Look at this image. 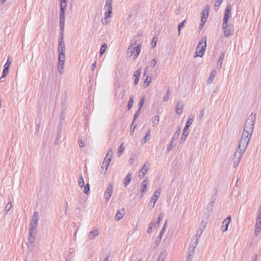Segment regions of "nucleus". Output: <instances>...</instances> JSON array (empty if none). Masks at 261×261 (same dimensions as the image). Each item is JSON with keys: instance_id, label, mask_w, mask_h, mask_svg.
<instances>
[{"instance_id": "nucleus-15", "label": "nucleus", "mask_w": 261, "mask_h": 261, "mask_svg": "<svg viewBox=\"0 0 261 261\" xmlns=\"http://www.w3.org/2000/svg\"><path fill=\"white\" fill-rule=\"evenodd\" d=\"M148 183V180L147 178H145L141 184V192L142 195L143 196L146 194L147 191V186Z\"/></svg>"}, {"instance_id": "nucleus-10", "label": "nucleus", "mask_w": 261, "mask_h": 261, "mask_svg": "<svg viewBox=\"0 0 261 261\" xmlns=\"http://www.w3.org/2000/svg\"><path fill=\"white\" fill-rule=\"evenodd\" d=\"M231 216L229 215L227 217L226 219H225L221 226V229L223 232H225L227 230L228 225L231 221Z\"/></svg>"}, {"instance_id": "nucleus-31", "label": "nucleus", "mask_w": 261, "mask_h": 261, "mask_svg": "<svg viewBox=\"0 0 261 261\" xmlns=\"http://www.w3.org/2000/svg\"><path fill=\"white\" fill-rule=\"evenodd\" d=\"M150 132H151V130L150 129L147 130L145 136L143 138L142 142V144L146 143V141L150 138Z\"/></svg>"}, {"instance_id": "nucleus-49", "label": "nucleus", "mask_w": 261, "mask_h": 261, "mask_svg": "<svg viewBox=\"0 0 261 261\" xmlns=\"http://www.w3.org/2000/svg\"><path fill=\"white\" fill-rule=\"evenodd\" d=\"M157 41H158V38L156 37H153V38L152 39V41L150 43V45L152 48H154L155 47V46L156 45Z\"/></svg>"}, {"instance_id": "nucleus-63", "label": "nucleus", "mask_w": 261, "mask_h": 261, "mask_svg": "<svg viewBox=\"0 0 261 261\" xmlns=\"http://www.w3.org/2000/svg\"><path fill=\"white\" fill-rule=\"evenodd\" d=\"M169 90H168L166 93V94L165 95V96H164V101H167L169 100Z\"/></svg>"}, {"instance_id": "nucleus-43", "label": "nucleus", "mask_w": 261, "mask_h": 261, "mask_svg": "<svg viewBox=\"0 0 261 261\" xmlns=\"http://www.w3.org/2000/svg\"><path fill=\"white\" fill-rule=\"evenodd\" d=\"M134 103V98L132 96L129 98V99L128 101L127 108L128 110H130L133 105Z\"/></svg>"}, {"instance_id": "nucleus-28", "label": "nucleus", "mask_w": 261, "mask_h": 261, "mask_svg": "<svg viewBox=\"0 0 261 261\" xmlns=\"http://www.w3.org/2000/svg\"><path fill=\"white\" fill-rule=\"evenodd\" d=\"M151 121L153 127L158 125L160 121L159 116L158 115L153 116L151 119Z\"/></svg>"}, {"instance_id": "nucleus-5", "label": "nucleus", "mask_w": 261, "mask_h": 261, "mask_svg": "<svg viewBox=\"0 0 261 261\" xmlns=\"http://www.w3.org/2000/svg\"><path fill=\"white\" fill-rule=\"evenodd\" d=\"M250 140V139H249V138H244L241 137L239 141L238 145V148L239 149V150L245 151L247 148Z\"/></svg>"}, {"instance_id": "nucleus-39", "label": "nucleus", "mask_w": 261, "mask_h": 261, "mask_svg": "<svg viewBox=\"0 0 261 261\" xmlns=\"http://www.w3.org/2000/svg\"><path fill=\"white\" fill-rule=\"evenodd\" d=\"M145 100V96H142L141 97L140 100V101L139 102V104H138V107H139L138 108L139 109H141L142 107H143V106L144 104Z\"/></svg>"}, {"instance_id": "nucleus-64", "label": "nucleus", "mask_w": 261, "mask_h": 261, "mask_svg": "<svg viewBox=\"0 0 261 261\" xmlns=\"http://www.w3.org/2000/svg\"><path fill=\"white\" fill-rule=\"evenodd\" d=\"M193 256H194L193 255L190 254L188 253L187 259H186V261H192Z\"/></svg>"}, {"instance_id": "nucleus-61", "label": "nucleus", "mask_w": 261, "mask_h": 261, "mask_svg": "<svg viewBox=\"0 0 261 261\" xmlns=\"http://www.w3.org/2000/svg\"><path fill=\"white\" fill-rule=\"evenodd\" d=\"M153 225H154V223H153V222H152H152H151L150 223L149 225V227H148V229H147V232L148 233H150V232L151 231L152 229V227H153Z\"/></svg>"}, {"instance_id": "nucleus-27", "label": "nucleus", "mask_w": 261, "mask_h": 261, "mask_svg": "<svg viewBox=\"0 0 261 261\" xmlns=\"http://www.w3.org/2000/svg\"><path fill=\"white\" fill-rule=\"evenodd\" d=\"M40 123H41V121H40V118L39 119H36L35 120V124H36V130H35V135H37L39 133Z\"/></svg>"}, {"instance_id": "nucleus-9", "label": "nucleus", "mask_w": 261, "mask_h": 261, "mask_svg": "<svg viewBox=\"0 0 261 261\" xmlns=\"http://www.w3.org/2000/svg\"><path fill=\"white\" fill-rule=\"evenodd\" d=\"M150 164L148 161H146L142 168L141 169L139 173V177L140 178H142L146 174V172L148 170L150 167Z\"/></svg>"}, {"instance_id": "nucleus-13", "label": "nucleus", "mask_w": 261, "mask_h": 261, "mask_svg": "<svg viewBox=\"0 0 261 261\" xmlns=\"http://www.w3.org/2000/svg\"><path fill=\"white\" fill-rule=\"evenodd\" d=\"M65 58H58V70L60 74L63 73Z\"/></svg>"}, {"instance_id": "nucleus-29", "label": "nucleus", "mask_w": 261, "mask_h": 261, "mask_svg": "<svg viewBox=\"0 0 261 261\" xmlns=\"http://www.w3.org/2000/svg\"><path fill=\"white\" fill-rule=\"evenodd\" d=\"M188 130V129H186L185 127L184 128L182 135L180 138L181 141L185 142V141L186 140V138L189 134Z\"/></svg>"}, {"instance_id": "nucleus-34", "label": "nucleus", "mask_w": 261, "mask_h": 261, "mask_svg": "<svg viewBox=\"0 0 261 261\" xmlns=\"http://www.w3.org/2000/svg\"><path fill=\"white\" fill-rule=\"evenodd\" d=\"M107 48V44L105 43L102 44L101 46L99 54L100 56H102V55L105 53L106 49Z\"/></svg>"}, {"instance_id": "nucleus-23", "label": "nucleus", "mask_w": 261, "mask_h": 261, "mask_svg": "<svg viewBox=\"0 0 261 261\" xmlns=\"http://www.w3.org/2000/svg\"><path fill=\"white\" fill-rule=\"evenodd\" d=\"M167 255L166 250L161 252L159 255L158 258L156 261H164Z\"/></svg>"}, {"instance_id": "nucleus-58", "label": "nucleus", "mask_w": 261, "mask_h": 261, "mask_svg": "<svg viewBox=\"0 0 261 261\" xmlns=\"http://www.w3.org/2000/svg\"><path fill=\"white\" fill-rule=\"evenodd\" d=\"M155 203H156V202H155L153 200H151V199H150V201L148 203V206L149 207V208L150 209H152V208L154 207Z\"/></svg>"}, {"instance_id": "nucleus-48", "label": "nucleus", "mask_w": 261, "mask_h": 261, "mask_svg": "<svg viewBox=\"0 0 261 261\" xmlns=\"http://www.w3.org/2000/svg\"><path fill=\"white\" fill-rule=\"evenodd\" d=\"M85 186L84 192L85 194L88 195L90 193V185L89 183L87 184Z\"/></svg>"}, {"instance_id": "nucleus-7", "label": "nucleus", "mask_w": 261, "mask_h": 261, "mask_svg": "<svg viewBox=\"0 0 261 261\" xmlns=\"http://www.w3.org/2000/svg\"><path fill=\"white\" fill-rule=\"evenodd\" d=\"M58 58H65V46L64 42H58Z\"/></svg>"}, {"instance_id": "nucleus-3", "label": "nucleus", "mask_w": 261, "mask_h": 261, "mask_svg": "<svg viewBox=\"0 0 261 261\" xmlns=\"http://www.w3.org/2000/svg\"><path fill=\"white\" fill-rule=\"evenodd\" d=\"M206 37L203 36L200 40L196 47L195 58L197 57H202L204 55L206 48Z\"/></svg>"}, {"instance_id": "nucleus-26", "label": "nucleus", "mask_w": 261, "mask_h": 261, "mask_svg": "<svg viewBox=\"0 0 261 261\" xmlns=\"http://www.w3.org/2000/svg\"><path fill=\"white\" fill-rule=\"evenodd\" d=\"M199 240L197 239H196L194 238H193L191 241L190 245L189 248H192L193 247H194V249H195L198 243Z\"/></svg>"}, {"instance_id": "nucleus-54", "label": "nucleus", "mask_w": 261, "mask_h": 261, "mask_svg": "<svg viewBox=\"0 0 261 261\" xmlns=\"http://www.w3.org/2000/svg\"><path fill=\"white\" fill-rule=\"evenodd\" d=\"M137 124H135V122H134V121H133L132 123V125L130 126V132L132 134H133L134 133V130L136 129V128L137 127Z\"/></svg>"}, {"instance_id": "nucleus-30", "label": "nucleus", "mask_w": 261, "mask_h": 261, "mask_svg": "<svg viewBox=\"0 0 261 261\" xmlns=\"http://www.w3.org/2000/svg\"><path fill=\"white\" fill-rule=\"evenodd\" d=\"M65 10L60 8L59 12L60 20H65Z\"/></svg>"}, {"instance_id": "nucleus-20", "label": "nucleus", "mask_w": 261, "mask_h": 261, "mask_svg": "<svg viewBox=\"0 0 261 261\" xmlns=\"http://www.w3.org/2000/svg\"><path fill=\"white\" fill-rule=\"evenodd\" d=\"M132 174L131 173H128L126 176L125 177L123 181L124 187H126L130 183L132 179Z\"/></svg>"}, {"instance_id": "nucleus-47", "label": "nucleus", "mask_w": 261, "mask_h": 261, "mask_svg": "<svg viewBox=\"0 0 261 261\" xmlns=\"http://www.w3.org/2000/svg\"><path fill=\"white\" fill-rule=\"evenodd\" d=\"M186 22V20H182L181 22L178 23V31L179 34H180V32L181 29L184 27L185 23Z\"/></svg>"}, {"instance_id": "nucleus-35", "label": "nucleus", "mask_w": 261, "mask_h": 261, "mask_svg": "<svg viewBox=\"0 0 261 261\" xmlns=\"http://www.w3.org/2000/svg\"><path fill=\"white\" fill-rule=\"evenodd\" d=\"M194 116H193L192 118H189L186 123V125L184 127L186 128V129H189V127L190 126L192 122H193Z\"/></svg>"}, {"instance_id": "nucleus-44", "label": "nucleus", "mask_w": 261, "mask_h": 261, "mask_svg": "<svg viewBox=\"0 0 261 261\" xmlns=\"http://www.w3.org/2000/svg\"><path fill=\"white\" fill-rule=\"evenodd\" d=\"M162 238V237H160V235L159 234L158 237L154 241V248L157 247L159 246V245L160 244V243L161 241Z\"/></svg>"}, {"instance_id": "nucleus-62", "label": "nucleus", "mask_w": 261, "mask_h": 261, "mask_svg": "<svg viewBox=\"0 0 261 261\" xmlns=\"http://www.w3.org/2000/svg\"><path fill=\"white\" fill-rule=\"evenodd\" d=\"M255 229L254 234L256 236H257L258 235V234L261 230V228L259 227L258 226V227L255 226Z\"/></svg>"}, {"instance_id": "nucleus-25", "label": "nucleus", "mask_w": 261, "mask_h": 261, "mask_svg": "<svg viewBox=\"0 0 261 261\" xmlns=\"http://www.w3.org/2000/svg\"><path fill=\"white\" fill-rule=\"evenodd\" d=\"M255 226H258L261 228V212H260V210L259 212H257L256 222Z\"/></svg>"}, {"instance_id": "nucleus-57", "label": "nucleus", "mask_w": 261, "mask_h": 261, "mask_svg": "<svg viewBox=\"0 0 261 261\" xmlns=\"http://www.w3.org/2000/svg\"><path fill=\"white\" fill-rule=\"evenodd\" d=\"M58 42H64V32H60L59 38L58 39Z\"/></svg>"}, {"instance_id": "nucleus-37", "label": "nucleus", "mask_w": 261, "mask_h": 261, "mask_svg": "<svg viewBox=\"0 0 261 261\" xmlns=\"http://www.w3.org/2000/svg\"><path fill=\"white\" fill-rule=\"evenodd\" d=\"M12 207V203L11 201H9L5 208V212H4V215H7L8 213V212L10 211Z\"/></svg>"}, {"instance_id": "nucleus-14", "label": "nucleus", "mask_w": 261, "mask_h": 261, "mask_svg": "<svg viewBox=\"0 0 261 261\" xmlns=\"http://www.w3.org/2000/svg\"><path fill=\"white\" fill-rule=\"evenodd\" d=\"M244 152L245 151L240 150L238 148V151L235 152L234 154L233 161H237L240 162Z\"/></svg>"}, {"instance_id": "nucleus-4", "label": "nucleus", "mask_w": 261, "mask_h": 261, "mask_svg": "<svg viewBox=\"0 0 261 261\" xmlns=\"http://www.w3.org/2000/svg\"><path fill=\"white\" fill-rule=\"evenodd\" d=\"M112 0H106L104 9L107 10L105 13V19L110 18L112 13Z\"/></svg>"}, {"instance_id": "nucleus-16", "label": "nucleus", "mask_w": 261, "mask_h": 261, "mask_svg": "<svg viewBox=\"0 0 261 261\" xmlns=\"http://www.w3.org/2000/svg\"><path fill=\"white\" fill-rule=\"evenodd\" d=\"M124 214H125V210L124 208H122L121 210H118L117 211V213L115 215V220L117 221L120 220L123 218Z\"/></svg>"}, {"instance_id": "nucleus-59", "label": "nucleus", "mask_w": 261, "mask_h": 261, "mask_svg": "<svg viewBox=\"0 0 261 261\" xmlns=\"http://www.w3.org/2000/svg\"><path fill=\"white\" fill-rule=\"evenodd\" d=\"M206 223H204L203 221H202V222L200 223L199 225L198 229H201L202 231H203L206 226Z\"/></svg>"}, {"instance_id": "nucleus-41", "label": "nucleus", "mask_w": 261, "mask_h": 261, "mask_svg": "<svg viewBox=\"0 0 261 261\" xmlns=\"http://www.w3.org/2000/svg\"><path fill=\"white\" fill-rule=\"evenodd\" d=\"M167 222H168V220H166L164 223V224L160 232V237H162L163 234L164 233L165 231V230H166V226H167Z\"/></svg>"}, {"instance_id": "nucleus-38", "label": "nucleus", "mask_w": 261, "mask_h": 261, "mask_svg": "<svg viewBox=\"0 0 261 261\" xmlns=\"http://www.w3.org/2000/svg\"><path fill=\"white\" fill-rule=\"evenodd\" d=\"M141 73V68H140L136 70L134 73V76L135 79H140Z\"/></svg>"}, {"instance_id": "nucleus-33", "label": "nucleus", "mask_w": 261, "mask_h": 261, "mask_svg": "<svg viewBox=\"0 0 261 261\" xmlns=\"http://www.w3.org/2000/svg\"><path fill=\"white\" fill-rule=\"evenodd\" d=\"M152 78L151 77L147 75L145 80L143 86L146 88L150 84L151 82Z\"/></svg>"}, {"instance_id": "nucleus-50", "label": "nucleus", "mask_w": 261, "mask_h": 261, "mask_svg": "<svg viewBox=\"0 0 261 261\" xmlns=\"http://www.w3.org/2000/svg\"><path fill=\"white\" fill-rule=\"evenodd\" d=\"M11 63H12V60L10 59V57L9 56L6 63L4 65V67L8 68L9 69Z\"/></svg>"}, {"instance_id": "nucleus-42", "label": "nucleus", "mask_w": 261, "mask_h": 261, "mask_svg": "<svg viewBox=\"0 0 261 261\" xmlns=\"http://www.w3.org/2000/svg\"><path fill=\"white\" fill-rule=\"evenodd\" d=\"M78 185H79V187H81V188L84 187L85 186L84 180L82 175L79 178V179L78 181Z\"/></svg>"}, {"instance_id": "nucleus-8", "label": "nucleus", "mask_w": 261, "mask_h": 261, "mask_svg": "<svg viewBox=\"0 0 261 261\" xmlns=\"http://www.w3.org/2000/svg\"><path fill=\"white\" fill-rule=\"evenodd\" d=\"M180 130H181V127H178L177 130L174 134V135L172 138V139L167 147L168 152L170 151L173 149V143L174 141L178 139L179 134H180Z\"/></svg>"}, {"instance_id": "nucleus-11", "label": "nucleus", "mask_w": 261, "mask_h": 261, "mask_svg": "<svg viewBox=\"0 0 261 261\" xmlns=\"http://www.w3.org/2000/svg\"><path fill=\"white\" fill-rule=\"evenodd\" d=\"M113 189V184L110 183L105 192V196L107 201H108L112 196Z\"/></svg>"}, {"instance_id": "nucleus-52", "label": "nucleus", "mask_w": 261, "mask_h": 261, "mask_svg": "<svg viewBox=\"0 0 261 261\" xmlns=\"http://www.w3.org/2000/svg\"><path fill=\"white\" fill-rule=\"evenodd\" d=\"M217 195V190H215V192L212 195L210 202H212L213 203H214V202L216 199Z\"/></svg>"}, {"instance_id": "nucleus-24", "label": "nucleus", "mask_w": 261, "mask_h": 261, "mask_svg": "<svg viewBox=\"0 0 261 261\" xmlns=\"http://www.w3.org/2000/svg\"><path fill=\"white\" fill-rule=\"evenodd\" d=\"M216 74L217 72L216 70H214L211 71V74L207 81V84H211L213 82Z\"/></svg>"}, {"instance_id": "nucleus-1", "label": "nucleus", "mask_w": 261, "mask_h": 261, "mask_svg": "<svg viewBox=\"0 0 261 261\" xmlns=\"http://www.w3.org/2000/svg\"><path fill=\"white\" fill-rule=\"evenodd\" d=\"M38 220V213L37 212H35L32 216L29 227L28 240L29 242L31 244H33L34 242L35 237L37 234V228Z\"/></svg>"}, {"instance_id": "nucleus-55", "label": "nucleus", "mask_w": 261, "mask_h": 261, "mask_svg": "<svg viewBox=\"0 0 261 261\" xmlns=\"http://www.w3.org/2000/svg\"><path fill=\"white\" fill-rule=\"evenodd\" d=\"M65 20H59L60 30L61 32H64Z\"/></svg>"}, {"instance_id": "nucleus-17", "label": "nucleus", "mask_w": 261, "mask_h": 261, "mask_svg": "<svg viewBox=\"0 0 261 261\" xmlns=\"http://www.w3.org/2000/svg\"><path fill=\"white\" fill-rule=\"evenodd\" d=\"M99 230L97 228L91 231L88 234V238L89 240H92L94 239L96 236L99 234Z\"/></svg>"}, {"instance_id": "nucleus-51", "label": "nucleus", "mask_w": 261, "mask_h": 261, "mask_svg": "<svg viewBox=\"0 0 261 261\" xmlns=\"http://www.w3.org/2000/svg\"><path fill=\"white\" fill-rule=\"evenodd\" d=\"M251 136H252V135H248V132L246 130H244L241 137L244 138H249V139H251Z\"/></svg>"}, {"instance_id": "nucleus-19", "label": "nucleus", "mask_w": 261, "mask_h": 261, "mask_svg": "<svg viewBox=\"0 0 261 261\" xmlns=\"http://www.w3.org/2000/svg\"><path fill=\"white\" fill-rule=\"evenodd\" d=\"M141 48H142L141 43H139V44H137L136 47H135V54H134V56L133 57L134 59H135L138 57L139 54L141 52Z\"/></svg>"}, {"instance_id": "nucleus-32", "label": "nucleus", "mask_w": 261, "mask_h": 261, "mask_svg": "<svg viewBox=\"0 0 261 261\" xmlns=\"http://www.w3.org/2000/svg\"><path fill=\"white\" fill-rule=\"evenodd\" d=\"M124 144V143L123 142L118 148L117 152V155L118 156H120L124 150L125 147L123 146Z\"/></svg>"}, {"instance_id": "nucleus-36", "label": "nucleus", "mask_w": 261, "mask_h": 261, "mask_svg": "<svg viewBox=\"0 0 261 261\" xmlns=\"http://www.w3.org/2000/svg\"><path fill=\"white\" fill-rule=\"evenodd\" d=\"M224 56H225V53H222L221 54V55H220V56L219 57V59L218 60L217 64H218V65L220 66V68L221 67L222 62H223V61L224 60Z\"/></svg>"}, {"instance_id": "nucleus-46", "label": "nucleus", "mask_w": 261, "mask_h": 261, "mask_svg": "<svg viewBox=\"0 0 261 261\" xmlns=\"http://www.w3.org/2000/svg\"><path fill=\"white\" fill-rule=\"evenodd\" d=\"M202 233H203V231H202L201 229H198L197 231V233L195 235V237H194V238L199 240V239L200 238V237L202 235Z\"/></svg>"}, {"instance_id": "nucleus-22", "label": "nucleus", "mask_w": 261, "mask_h": 261, "mask_svg": "<svg viewBox=\"0 0 261 261\" xmlns=\"http://www.w3.org/2000/svg\"><path fill=\"white\" fill-rule=\"evenodd\" d=\"M135 47L133 46V42L131 41L130 44L128 47L127 53L129 54V56L131 57L135 53Z\"/></svg>"}, {"instance_id": "nucleus-40", "label": "nucleus", "mask_w": 261, "mask_h": 261, "mask_svg": "<svg viewBox=\"0 0 261 261\" xmlns=\"http://www.w3.org/2000/svg\"><path fill=\"white\" fill-rule=\"evenodd\" d=\"M109 163L108 162H106V161H103L102 162V166H101V169L102 170H104V169H105V173L106 172V170H107L109 166ZM103 172V171H101V173Z\"/></svg>"}, {"instance_id": "nucleus-45", "label": "nucleus", "mask_w": 261, "mask_h": 261, "mask_svg": "<svg viewBox=\"0 0 261 261\" xmlns=\"http://www.w3.org/2000/svg\"><path fill=\"white\" fill-rule=\"evenodd\" d=\"M9 69L8 68L4 67V69L2 72V75L1 77L0 78V80H1L2 78L5 77L7 76V75L8 73Z\"/></svg>"}, {"instance_id": "nucleus-6", "label": "nucleus", "mask_w": 261, "mask_h": 261, "mask_svg": "<svg viewBox=\"0 0 261 261\" xmlns=\"http://www.w3.org/2000/svg\"><path fill=\"white\" fill-rule=\"evenodd\" d=\"M231 6L230 5H228L225 10L224 16L223 19L222 25L225 27L227 26L228 21L230 18V13L231 10Z\"/></svg>"}, {"instance_id": "nucleus-18", "label": "nucleus", "mask_w": 261, "mask_h": 261, "mask_svg": "<svg viewBox=\"0 0 261 261\" xmlns=\"http://www.w3.org/2000/svg\"><path fill=\"white\" fill-rule=\"evenodd\" d=\"M210 9V7L208 5H206L205 8L202 10L201 12V17H205L207 19L208 16V12Z\"/></svg>"}, {"instance_id": "nucleus-60", "label": "nucleus", "mask_w": 261, "mask_h": 261, "mask_svg": "<svg viewBox=\"0 0 261 261\" xmlns=\"http://www.w3.org/2000/svg\"><path fill=\"white\" fill-rule=\"evenodd\" d=\"M214 204V203L210 202L206 208L207 210L209 212L212 211Z\"/></svg>"}, {"instance_id": "nucleus-12", "label": "nucleus", "mask_w": 261, "mask_h": 261, "mask_svg": "<svg viewBox=\"0 0 261 261\" xmlns=\"http://www.w3.org/2000/svg\"><path fill=\"white\" fill-rule=\"evenodd\" d=\"M222 28H223V29L224 30V35L226 37L229 36L234 32V29L233 28V27L231 26L230 24L228 25L227 24V26L226 27L225 26L222 25Z\"/></svg>"}, {"instance_id": "nucleus-2", "label": "nucleus", "mask_w": 261, "mask_h": 261, "mask_svg": "<svg viewBox=\"0 0 261 261\" xmlns=\"http://www.w3.org/2000/svg\"><path fill=\"white\" fill-rule=\"evenodd\" d=\"M256 119V115L252 113L247 119L244 127V130L248 132V134L252 135L253 132L255 121Z\"/></svg>"}, {"instance_id": "nucleus-21", "label": "nucleus", "mask_w": 261, "mask_h": 261, "mask_svg": "<svg viewBox=\"0 0 261 261\" xmlns=\"http://www.w3.org/2000/svg\"><path fill=\"white\" fill-rule=\"evenodd\" d=\"M160 195V189H158L155 190L153 196H152L151 199V200H153L155 202H156L157 200L159 199Z\"/></svg>"}, {"instance_id": "nucleus-56", "label": "nucleus", "mask_w": 261, "mask_h": 261, "mask_svg": "<svg viewBox=\"0 0 261 261\" xmlns=\"http://www.w3.org/2000/svg\"><path fill=\"white\" fill-rule=\"evenodd\" d=\"M184 107V103L181 101H179L176 103V109H182Z\"/></svg>"}, {"instance_id": "nucleus-53", "label": "nucleus", "mask_w": 261, "mask_h": 261, "mask_svg": "<svg viewBox=\"0 0 261 261\" xmlns=\"http://www.w3.org/2000/svg\"><path fill=\"white\" fill-rule=\"evenodd\" d=\"M141 109H140L138 108V110L135 113V115L134 116V118H133L134 122H135L137 120L138 117L140 116V112H141Z\"/></svg>"}]
</instances>
